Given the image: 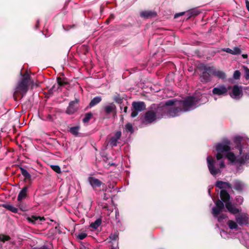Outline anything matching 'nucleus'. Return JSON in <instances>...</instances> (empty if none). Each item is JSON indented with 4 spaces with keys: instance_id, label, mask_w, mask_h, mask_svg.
Wrapping results in <instances>:
<instances>
[{
    "instance_id": "obj_60",
    "label": "nucleus",
    "mask_w": 249,
    "mask_h": 249,
    "mask_svg": "<svg viewBox=\"0 0 249 249\" xmlns=\"http://www.w3.org/2000/svg\"><path fill=\"white\" fill-rule=\"evenodd\" d=\"M245 159L246 161L249 160V153L246 154Z\"/></svg>"
},
{
    "instance_id": "obj_3",
    "label": "nucleus",
    "mask_w": 249,
    "mask_h": 249,
    "mask_svg": "<svg viewBox=\"0 0 249 249\" xmlns=\"http://www.w3.org/2000/svg\"><path fill=\"white\" fill-rule=\"evenodd\" d=\"M198 68L200 71H202L200 75L201 82H208L210 81L212 76L213 75L214 67L201 64L198 66Z\"/></svg>"
},
{
    "instance_id": "obj_50",
    "label": "nucleus",
    "mask_w": 249,
    "mask_h": 249,
    "mask_svg": "<svg viewBox=\"0 0 249 249\" xmlns=\"http://www.w3.org/2000/svg\"><path fill=\"white\" fill-rule=\"evenodd\" d=\"M244 199L243 197L241 196H238L236 197V201L239 204H242Z\"/></svg>"
},
{
    "instance_id": "obj_36",
    "label": "nucleus",
    "mask_w": 249,
    "mask_h": 249,
    "mask_svg": "<svg viewBox=\"0 0 249 249\" xmlns=\"http://www.w3.org/2000/svg\"><path fill=\"white\" fill-rule=\"evenodd\" d=\"M125 131L127 132L133 133L134 132V129L132 124L130 123H127L125 125Z\"/></svg>"
},
{
    "instance_id": "obj_26",
    "label": "nucleus",
    "mask_w": 249,
    "mask_h": 249,
    "mask_svg": "<svg viewBox=\"0 0 249 249\" xmlns=\"http://www.w3.org/2000/svg\"><path fill=\"white\" fill-rule=\"evenodd\" d=\"M2 207L7 210L11 211L14 213H18V209L15 207H13L12 205L8 204H4L2 205Z\"/></svg>"
},
{
    "instance_id": "obj_31",
    "label": "nucleus",
    "mask_w": 249,
    "mask_h": 249,
    "mask_svg": "<svg viewBox=\"0 0 249 249\" xmlns=\"http://www.w3.org/2000/svg\"><path fill=\"white\" fill-rule=\"evenodd\" d=\"M80 127L79 126H75L70 128L69 131L71 133L75 136H77L79 133Z\"/></svg>"
},
{
    "instance_id": "obj_49",
    "label": "nucleus",
    "mask_w": 249,
    "mask_h": 249,
    "mask_svg": "<svg viewBox=\"0 0 249 249\" xmlns=\"http://www.w3.org/2000/svg\"><path fill=\"white\" fill-rule=\"evenodd\" d=\"M121 136H122V132L120 131H117L115 133V134H114V136H113V137H114V138H115L116 139L118 140L120 139V138L121 137Z\"/></svg>"
},
{
    "instance_id": "obj_62",
    "label": "nucleus",
    "mask_w": 249,
    "mask_h": 249,
    "mask_svg": "<svg viewBox=\"0 0 249 249\" xmlns=\"http://www.w3.org/2000/svg\"><path fill=\"white\" fill-rule=\"evenodd\" d=\"M127 109H128V107H126H126H124V111L125 113H126V112H127Z\"/></svg>"
},
{
    "instance_id": "obj_52",
    "label": "nucleus",
    "mask_w": 249,
    "mask_h": 249,
    "mask_svg": "<svg viewBox=\"0 0 249 249\" xmlns=\"http://www.w3.org/2000/svg\"><path fill=\"white\" fill-rule=\"evenodd\" d=\"M223 51L227 53H229L230 54H233V51H232V50L230 49V48H224L223 49Z\"/></svg>"
},
{
    "instance_id": "obj_30",
    "label": "nucleus",
    "mask_w": 249,
    "mask_h": 249,
    "mask_svg": "<svg viewBox=\"0 0 249 249\" xmlns=\"http://www.w3.org/2000/svg\"><path fill=\"white\" fill-rule=\"evenodd\" d=\"M102 223V220L100 218L97 219L94 222H92L90 227L94 229H97L98 227L101 225Z\"/></svg>"
},
{
    "instance_id": "obj_23",
    "label": "nucleus",
    "mask_w": 249,
    "mask_h": 249,
    "mask_svg": "<svg viewBox=\"0 0 249 249\" xmlns=\"http://www.w3.org/2000/svg\"><path fill=\"white\" fill-rule=\"evenodd\" d=\"M19 169L21 171V173L24 177V181H30L31 180V175L23 167L20 166Z\"/></svg>"
},
{
    "instance_id": "obj_43",
    "label": "nucleus",
    "mask_w": 249,
    "mask_h": 249,
    "mask_svg": "<svg viewBox=\"0 0 249 249\" xmlns=\"http://www.w3.org/2000/svg\"><path fill=\"white\" fill-rule=\"evenodd\" d=\"M233 55H238L242 53V51L238 47H235L233 48Z\"/></svg>"
},
{
    "instance_id": "obj_10",
    "label": "nucleus",
    "mask_w": 249,
    "mask_h": 249,
    "mask_svg": "<svg viewBox=\"0 0 249 249\" xmlns=\"http://www.w3.org/2000/svg\"><path fill=\"white\" fill-rule=\"evenodd\" d=\"M230 144V141L226 140L223 142L219 143L216 145V150L222 152L230 151L231 150Z\"/></svg>"
},
{
    "instance_id": "obj_14",
    "label": "nucleus",
    "mask_w": 249,
    "mask_h": 249,
    "mask_svg": "<svg viewBox=\"0 0 249 249\" xmlns=\"http://www.w3.org/2000/svg\"><path fill=\"white\" fill-rule=\"evenodd\" d=\"M88 180L90 185L93 189L95 190L97 188L101 187L102 185H105L101 180L93 177H89Z\"/></svg>"
},
{
    "instance_id": "obj_5",
    "label": "nucleus",
    "mask_w": 249,
    "mask_h": 249,
    "mask_svg": "<svg viewBox=\"0 0 249 249\" xmlns=\"http://www.w3.org/2000/svg\"><path fill=\"white\" fill-rule=\"evenodd\" d=\"M159 111H160L157 110L156 112L152 110L147 111L140 118L142 124L148 125L154 122L157 119V113Z\"/></svg>"
},
{
    "instance_id": "obj_18",
    "label": "nucleus",
    "mask_w": 249,
    "mask_h": 249,
    "mask_svg": "<svg viewBox=\"0 0 249 249\" xmlns=\"http://www.w3.org/2000/svg\"><path fill=\"white\" fill-rule=\"evenodd\" d=\"M225 207L230 213L233 214L238 213L241 211V210L237 208L231 202L226 203Z\"/></svg>"
},
{
    "instance_id": "obj_7",
    "label": "nucleus",
    "mask_w": 249,
    "mask_h": 249,
    "mask_svg": "<svg viewBox=\"0 0 249 249\" xmlns=\"http://www.w3.org/2000/svg\"><path fill=\"white\" fill-rule=\"evenodd\" d=\"M157 110H160L163 113L167 112V114L171 117H175L178 115V113L182 112L180 107L176 106V107L167 108L165 107H158Z\"/></svg>"
},
{
    "instance_id": "obj_16",
    "label": "nucleus",
    "mask_w": 249,
    "mask_h": 249,
    "mask_svg": "<svg viewBox=\"0 0 249 249\" xmlns=\"http://www.w3.org/2000/svg\"><path fill=\"white\" fill-rule=\"evenodd\" d=\"M104 111L107 115L112 113L115 115L116 114V107L113 103H111L109 105L105 106Z\"/></svg>"
},
{
    "instance_id": "obj_4",
    "label": "nucleus",
    "mask_w": 249,
    "mask_h": 249,
    "mask_svg": "<svg viewBox=\"0 0 249 249\" xmlns=\"http://www.w3.org/2000/svg\"><path fill=\"white\" fill-rule=\"evenodd\" d=\"M215 206L212 208V214L214 217H217L218 222H221L227 217L225 214H220V212L224 209V203L218 199L215 202Z\"/></svg>"
},
{
    "instance_id": "obj_2",
    "label": "nucleus",
    "mask_w": 249,
    "mask_h": 249,
    "mask_svg": "<svg viewBox=\"0 0 249 249\" xmlns=\"http://www.w3.org/2000/svg\"><path fill=\"white\" fill-rule=\"evenodd\" d=\"M200 100L199 97L189 96L182 100L178 101L176 106L180 107L182 112H187L196 108Z\"/></svg>"
},
{
    "instance_id": "obj_39",
    "label": "nucleus",
    "mask_w": 249,
    "mask_h": 249,
    "mask_svg": "<svg viewBox=\"0 0 249 249\" xmlns=\"http://www.w3.org/2000/svg\"><path fill=\"white\" fill-rule=\"evenodd\" d=\"M11 238L9 235H4L3 234H0V241L5 242V241H9Z\"/></svg>"
},
{
    "instance_id": "obj_61",
    "label": "nucleus",
    "mask_w": 249,
    "mask_h": 249,
    "mask_svg": "<svg viewBox=\"0 0 249 249\" xmlns=\"http://www.w3.org/2000/svg\"><path fill=\"white\" fill-rule=\"evenodd\" d=\"M242 56L244 58H248V55L247 54H243L242 55Z\"/></svg>"
},
{
    "instance_id": "obj_32",
    "label": "nucleus",
    "mask_w": 249,
    "mask_h": 249,
    "mask_svg": "<svg viewBox=\"0 0 249 249\" xmlns=\"http://www.w3.org/2000/svg\"><path fill=\"white\" fill-rule=\"evenodd\" d=\"M66 78L62 79L61 77H58L57 78V82L59 86H64L69 84V82L66 81Z\"/></svg>"
},
{
    "instance_id": "obj_47",
    "label": "nucleus",
    "mask_w": 249,
    "mask_h": 249,
    "mask_svg": "<svg viewBox=\"0 0 249 249\" xmlns=\"http://www.w3.org/2000/svg\"><path fill=\"white\" fill-rule=\"evenodd\" d=\"M241 72L239 71L236 70L234 71L233 73V78L235 79H239L240 77Z\"/></svg>"
},
{
    "instance_id": "obj_20",
    "label": "nucleus",
    "mask_w": 249,
    "mask_h": 249,
    "mask_svg": "<svg viewBox=\"0 0 249 249\" xmlns=\"http://www.w3.org/2000/svg\"><path fill=\"white\" fill-rule=\"evenodd\" d=\"M243 137L240 136H237L234 137V142L236 144V148L239 150V153L240 155L242 154V146L241 145V142Z\"/></svg>"
},
{
    "instance_id": "obj_6",
    "label": "nucleus",
    "mask_w": 249,
    "mask_h": 249,
    "mask_svg": "<svg viewBox=\"0 0 249 249\" xmlns=\"http://www.w3.org/2000/svg\"><path fill=\"white\" fill-rule=\"evenodd\" d=\"M146 109V105L143 102H133L132 103L131 117H136L141 111Z\"/></svg>"
},
{
    "instance_id": "obj_15",
    "label": "nucleus",
    "mask_w": 249,
    "mask_h": 249,
    "mask_svg": "<svg viewBox=\"0 0 249 249\" xmlns=\"http://www.w3.org/2000/svg\"><path fill=\"white\" fill-rule=\"evenodd\" d=\"M220 196L221 199V201L226 204V203L231 202L230 200L231 196L229 193L225 189L221 190L220 193Z\"/></svg>"
},
{
    "instance_id": "obj_56",
    "label": "nucleus",
    "mask_w": 249,
    "mask_h": 249,
    "mask_svg": "<svg viewBox=\"0 0 249 249\" xmlns=\"http://www.w3.org/2000/svg\"><path fill=\"white\" fill-rule=\"evenodd\" d=\"M57 89L55 88V86L53 85L49 90L50 93H53V91L56 90Z\"/></svg>"
},
{
    "instance_id": "obj_44",
    "label": "nucleus",
    "mask_w": 249,
    "mask_h": 249,
    "mask_svg": "<svg viewBox=\"0 0 249 249\" xmlns=\"http://www.w3.org/2000/svg\"><path fill=\"white\" fill-rule=\"evenodd\" d=\"M51 168L56 173H60L61 172V169L58 165H53L51 166Z\"/></svg>"
},
{
    "instance_id": "obj_35",
    "label": "nucleus",
    "mask_w": 249,
    "mask_h": 249,
    "mask_svg": "<svg viewBox=\"0 0 249 249\" xmlns=\"http://www.w3.org/2000/svg\"><path fill=\"white\" fill-rule=\"evenodd\" d=\"M227 158L231 162H234L236 160V156L233 152H229L227 154Z\"/></svg>"
},
{
    "instance_id": "obj_48",
    "label": "nucleus",
    "mask_w": 249,
    "mask_h": 249,
    "mask_svg": "<svg viewBox=\"0 0 249 249\" xmlns=\"http://www.w3.org/2000/svg\"><path fill=\"white\" fill-rule=\"evenodd\" d=\"M87 236V233H84V232H81V233H79L77 235V238L80 240H83L84 238H85Z\"/></svg>"
},
{
    "instance_id": "obj_53",
    "label": "nucleus",
    "mask_w": 249,
    "mask_h": 249,
    "mask_svg": "<svg viewBox=\"0 0 249 249\" xmlns=\"http://www.w3.org/2000/svg\"><path fill=\"white\" fill-rule=\"evenodd\" d=\"M75 26L76 25L75 24H72V25H68V26H66V27L64 26V28L66 30H69L71 28H73V27H75Z\"/></svg>"
},
{
    "instance_id": "obj_55",
    "label": "nucleus",
    "mask_w": 249,
    "mask_h": 249,
    "mask_svg": "<svg viewBox=\"0 0 249 249\" xmlns=\"http://www.w3.org/2000/svg\"><path fill=\"white\" fill-rule=\"evenodd\" d=\"M114 17H109L106 21L107 24H108L109 22L114 18Z\"/></svg>"
},
{
    "instance_id": "obj_41",
    "label": "nucleus",
    "mask_w": 249,
    "mask_h": 249,
    "mask_svg": "<svg viewBox=\"0 0 249 249\" xmlns=\"http://www.w3.org/2000/svg\"><path fill=\"white\" fill-rule=\"evenodd\" d=\"M236 220L237 222L240 225L243 224L245 221V218L241 215L237 216L236 217Z\"/></svg>"
},
{
    "instance_id": "obj_58",
    "label": "nucleus",
    "mask_w": 249,
    "mask_h": 249,
    "mask_svg": "<svg viewBox=\"0 0 249 249\" xmlns=\"http://www.w3.org/2000/svg\"><path fill=\"white\" fill-rule=\"evenodd\" d=\"M219 166L220 168H223L225 167V163L223 161H221L219 164Z\"/></svg>"
},
{
    "instance_id": "obj_34",
    "label": "nucleus",
    "mask_w": 249,
    "mask_h": 249,
    "mask_svg": "<svg viewBox=\"0 0 249 249\" xmlns=\"http://www.w3.org/2000/svg\"><path fill=\"white\" fill-rule=\"evenodd\" d=\"M227 224L230 229H236L238 228V225L237 223L231 220H229Z\"/></svg>"
},
{
    "instance_id": "obj_46",
    "label": "nucleus",
    "mask_w": 249,
    "mask_h": 249,
    "mask_svg": "<svg viewBox=\"0 0 249 249\" xmlns=\"http://www.w3.org/2000/svg\"><path fill=\"white\" fill-rule=\"evenodd\" d=\"M117 142L118 140L112 137L110 140V144L112 146H116L117 145Z\"/></svg>"
},
{
    "instance_id": "obj_38",
    "label": "nucleus",
    "mask_w": 249,
    "mask_h": 249,
    "mask_svg": "<svg viewBox=\"0 0 249 249\" xmlns=\"http://www.w3.org/2000/svg\"><path fill=\"white\" fill-rule=\"evenodd\" d=\"M18 202V206L21 211L24 212L28 210L26 206L22 203V200Z\"/></svg>"
},
{
    "instance_id": "obj_33",
    "label": "nucleus",
    "mask_w": 249,
    "mask_h": 249,
    "mask_svg": "<svg viewBox=\"0 0 249 249\" xmlns=\"http://www.w3.org/2000/svg\"><path fill=\"white\" fill-rule=\"evenodd\" d=\"M157 13L156 12H155L154 11H149V10L142 11L140 13V16H157Z\"/></svg>"
},
{
    "instance_id": "obj_51",
    "label": "nucleus",
    "mask_w": 249,
    "mask_h": 249,
    "mask_svg": "<svg viewBox=\"0 0 249 249\" xmlns=\"http://www.w3.org/2000/svg\"><path fill=\"white\" fill-rule=\"evenodd\" d=\"M217 153L216 155V157L217 160H220L223 158V154L222 152L217 151Z\"/></svg>"
},
{
    "instance_id": "obj_22",
    "label": "nucleus",
    "mask_w": 249,
    "mask_h": 249,
    "mask_svg": "<svg viewBox=\"0 0 249 249\" xmlns=\"http://www.w3.org/2000/svg\"><path fill=\"white\" fill-rule=\"evenodd\" d=\"M27 190L28 186H25L19 192L17 198L18 201H21L23 199L27 197Z\"/></svg>"
},
{
    "instance_id": "obj_9",
    "label": "nucleus",
    "mask_w": 249,
    "mask_h": 249,
    "mask_svg": "<svg viewBox=\"0 0 249 249\" xmlns=\"http://www.w3.org/2000/svg\"><path fill=\"white\" fill-rule=\"evenodd\" d=\"M231 86H228V88H226L225 85H221L217 87L214 88L212 90V92L214 95L218 96L226 95L228 91L231 89Z\"/></svg>"
},
{
    "instance_id": "obj_63",
    "label": "nucleus",
    "mask_w": 249,
    "mask_h": 249,
    "mask_svg": "<svg viewBox=\"0 0 249 249\" xmlns=\"http://www.w3.org/2000/svg\"><path fill=\"white\" fill-rule=\"evenodd\" d=\"M241 12H242V13L240 14L241 15H242L245 13L244 11H241Z\"/></svg>"
},
{
    "instance_id": "obj_45",
    "label": "nucleus",
    "mask_w": 249,
    "mask_h": 249,
    "mask_svg": "<svg viewBox=\"0 0 249 249\" xmlns=\"http://www.w3.org/2000/svg\"><path fill=\"white\" fill-rule=\"evenodd\" d=\"M236 163H239L240 164H244L246 162V160L245 158L243 156H241L238 158H236V160L235 161Z\"/></svg>"
},
{
    "instance_id": "obj_8",
    "label": "nucleus",
    "mask_w": 249,
    "mask_h": 249,
    "mask_svg": "<svg viewBox=\"0 0 249 249\" xmlns=\"http://www.w3.org/2000/svg\"><path fill=\"white\" fill-rule=\"evenodd\" d=\"M207 160L208 162V169L210 173L213 176H215L216 175L221 173L220 169L216 168V161L211 156H208L207 158Z\"/></svg>"
},
{
    "instance_id": "obj_59",
    "label": "nucleus",
    "mask_w": 249,
    "mask_h": 249,
    "mask_svg": "<svg viewBox=\"0 0 249 249\" xmlns=\"http://www.w3.org/2000/svg\"><path fill=\"white\" fill-rule=\"evenodd\" d=\"M246 5L247 9L249 11V1L248 0H246Z\"/></svg>"
},
{
    "instance_id": "obj_27",
    "label": "nucleus",
    "mask_w": 249,
    "mask_h": 249,
    "mask_svg": "<svg viewBox=\"0 0 249 249\" xmlns=\"http://www.w3.org/2000/svg\"><path fill=\"white\" fill-rule=\"evenodd\" d=\"M113 99L116 103L121 105L123 103L124 97H122L119 94L116 93L113 96Z\"/></svg>"
},
{
    "instance_id": "obj_40",
    "label": "nucleus",
    "mask_w": 249,
    "mask_h": 249,
    "mask_svg": "<svg viewBox=\"0 0 249 249\" xmlns=\"http://www.w3.org/2000/svg\"><path fill=\"white\" fill-rule=\"evenodd\" d=\"M242 68L244 70L245 78L246 80L249 79V69L245 66H242Z\"/></svg>"
},
{
    "instance_id": "obj_54",
    "label": "nucleus",
    "mask_w": 249,
    "mask_h": 249,
    "mask_svg": "<svg viewBox=\"0 0 249 249\" xmlns=\"http://www.w3.org/2000/svg\"><path fill=\"white\" fill-rule=\"evenodd\" d=\"M46 119L47 120L50 121H53V116L50 114H48L47 116Z\"/></svg>"
},
{
    "instance_id": "obj_19",
    "label": "nucleus",
    "mask_w": 249,
    "mask_h": 249,
    "mask_svg": "<svg viewBox=\"0 0 249 249\" xmlns=\"http://www.w3.org/2000/svg\"><path fill=\"white\" fill-rule=\"evenodd\" d=\"M215 186L220 189L223 190L226 188H231L232 185L228 182L218 180L216 181Z\"/></svg>"
},
{
    "instance_id": "obj_1",
    "label": "nucleus",
    "mask_w": 249,
    "mask_h": 249,
    "mask_svg": "<svg viewBox=\"0 0 249 249\" xmlns=\"http://www.w3.org/2000/svg\"><path fill=\"white\" fill-rule=\"evenodd\" d=\"M20 75L22 78L18 82L15 88V91L13 94V97L15 100H17V96L19 94L22 98L29 89V83L31 81V76L26 71L24 74L20 72Z\"/></svg>"
},
{
    "instance_id": "obj_13",
    "label": "nucleus",
    "mask_w": 249,
    "mask_h": 249,
    "mask_svg": "<svg viewBox=\"0 0 249 249\" xmlns=\"http://www.w3.org/2000/svg\"><path fill=\"white\" fill-rule=\"evenodd\" d=\"M231 89H232V91L230 93V95L231 98L238 99L240 95H242V89L237 85H234Z\"/></svg>"
},
{
    "instance_id": "obj_29",
    "label": "nucleus",
    "mask_w": 249,
    "mask_h": 249,
    "mask_svg": "<svg viewBox=\"0 0 249 249\" xmlns=\"http://www.w3.org/2000/svg\"><path fill=\"white\" fill-rule=\"evenodd\" d=\"M92 116L93 114L91 112L86 113L84 115V117L82 119V122L84 123H89L90 119L92 117Z\"/></svg>"
},
{
    "instance_id": "obj_37",
    "label": "nucleus",
    "mask_w": 249,
    "mask_h": 249,
    "mask_svg": "<svg viewBox=\"0 0 249 249\" xmlns=\"http://www.w3.org/2000/svg\"><path fill=\"white\" fill-rule=\"evenodd\" d=\"M178 101V100L175 99L168 100L165 103L164 106L163 107H166L167 106H172L173 105L176 106V104Z\"/></svg>"
},
{
    "instance_id": "obj_64",
    "label": "nucleus",
    "mask_w": 249,
    "mask_h": 249,
    "mask_svg": "<svg viewBox=\"0 0 249 249\" xmlns=\"http://www.w3.org/2000/svg\"><path fill=\"white\" fill-rule=\"evenodd\" d=\"M111 249H118L112 248Z\"/></svg>"
},
{
    "instance_id": "obj_25",
    "label": "nucleus",
    "mask_w": 249,
    "mask_h": 249,
    "mask_svg": "<svg viewBox=\"0 0 249 249\" xmlns=\"http://www.w3.org/2000/svg\"><path fill=\"white\" fill-rule=\"evenodd\" d=\"M213 75L216 76L218 78L224 79L226 77V74L223 71H216L215 68H214V72H213Z\"/></svg>"
},
{
    "instance_id": "obj_11",
    "label": "nucleus",
    "mask_w": 249,
    "mask_h": 249,
    "mask_svg": "<svg viewBox=\"0 0 249 249\" xmlns=\"http://www.w3.org/2000/svg\"><path fill=\"white\" fill-rule=\"evenodd\" d=\"M186 14L187 16H198L199 15L202 14L204 16L206 14L203 13V11L197 8L192 9L188 10L186 12H182L178 13H176L174 16H183L185 14Z\"/></svg>"
},
{
    "instance_id": "obj_12",
    "label": "nucleus",
    "mask_w": 249,
    "mask_h": 249,
    "mask_svg": "<svg viewBox=\"0 0 249 249\" xmlns=\"http://www.w3.org/2000/svg\"><path fill=\"white\" fill-rule=\"evenodd\" d=\"M78 102L79 100L77 99H75L74 101H71L66 110V113L69 115L74 113L78 109V107L76 105Z\"/></svg>"
},
{
    "instance_id": "obj_42",
    "label": "nucleus",
    "mask_w": 249,
    "mask_h": 249,
    "mask_svg": "<svg viewBox=\"0 0 249 249\" xmlns=\"http://www.w3.org/2000/svg\"><path fill=\"white\" fill-rule=\"evenodd\" d=\"M109 238L112 241H116L119 238L118 232L116 231L113 234H111L109 236Z\"/></svg>"
},
{
    "instance_id": "obj_17",
    "label": "nucleus",
    "mask_w": 249,
    "mask_h": 249,
    "mask_svg": "<svg viewBox=\"0 0 249 249\" xmlns=\"http://www.w3.org/2000/svg\"><path fill=\"white\" fill-rule=\"evenodd\" d=\"M27 219L29 222L34 224H40L45 220L44 217L36 215H32L30 217H28Z\"/></svg>"
},
{
    "instance_id": "obj_28",
    "label": "nucleus",
    "mask_w": 249,
    "mask_h": 249,
    "mask_svg": "<svg viewBox=\"0 0 249 249\" xmlns=\"http://www.w3.org/2000/svg\"><path fill=\"white\" fill-rule=\"evenodd\" d=\"M112 196L111 190L110 189H106L104 193L103 198L104 200H107Z\"/></svg>"
},
{
    "instance_id": "obj_21",
    "label": "nucleus",
    "mask_w": 249,
    "mask_h": 249,
    "mask_svg": "<svg viewBox=\"0 0 249 249\" xmlns=\"http://www.w3.org/2000/svg\"><path fill=\"white\" fill-rule=\"evenodd\" d=\"M233 185L234 189L236 191L239 192H242L243 191L244 185L241 181L238 179L234 180L233 182Z\"/></svg>"
},
{
    "instance_id": "obj_57",
    "label": "nucleus",
    "mask_w": 249,
    "mask_h": 249,
    "mask_svg": "<svg viewBox=\"0 0 249 249\" xmlns=\"http://www.w3.org/2000/svg\"><path fill=\"white\" fill-rule=\"evenodd\" d=\"M32 249H48V247L46 246H43L42 247H41L40 248H34Z\"/></svg>"
},
{
    "instance_id": "obj_24",
    "label": "nucleus",
    "mask_w": 249,
    "mask_h": 249,
    "mask_svg": "<svg viewBox=\"0 0 249 249\" xmlns=\"http://www.w3.org/2000/svg\"><path fill=\"white\" fill-rule=\"evenodd\" d=\"M102 97L101 96H96L93 98L90 102L89 106L87 107H92L98 104H99L102 101Z\"/></svg>"
}]
</instances>
